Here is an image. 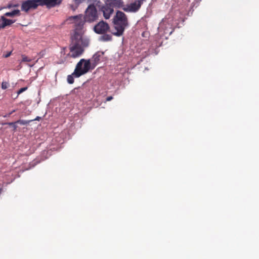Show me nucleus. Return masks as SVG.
<instances>
[{"label": "nucleus", "mask_w": 259, "mask_h": 259, "mask_svg": "<svg viewBox=\"0 0 259 259\" xmlns=\"http://www.w3.org/2000/svg\"><path fill=\"white\" fill-rule=\"evenodd\" d=\"M2 191V189H0V193H1Z\"/></svg>", "instance_id": "nucleus-26"}, {"label": "nucleus", "mask_w": 259, "mask_h": 259, "mask_svg": "<svg viewBox=\"0 0 259 259\" xmlns=\"http://www.w3.org/2000/svg\"><path fill=\"white\" fill-rule=\"evenodd\" d=\"M113 99V97L112 96H109L106 98V101H110Z\"/></svg>", "instance_id": "nucleus-23"}, {"label": "nucleus", "mask_w": 259, "mask_h": 259, "mask_svg": "<svg viewBox=\"0 0 259 259\" xmlns=\"http://www.w3.org/2000/svg\"><path fill=\"white\" fill-rule=\"evenodd\" d=\"M38 6H40L39 0H26L22 2L21 9L26 13L31 10H35Z\"/></svg>", "instance_id": "nucleus-6"}, {"label": "nucleus", "mask_w": 259, "mask_h": 259, "mask_svg": "<svg viewBox=\"0 0 259 259\" xmlns=\"http://www.w3.org/2000/svg\"><path fill=\"white\" fill-rule=\"evenodd\" d=\"M113 23L116 32L113 33L114 35L119 36L122 35L125 28L128 26L126 15L122 12L117 11L113 19Z\"/></svg>", "instance_id": "nucleus-3"}, {"label": "nucleus", "mask_w": 259, "mask_h": 259, "mask_svg": "<svg viewBox=\"0 0 259 259\" xmlns=\"http://www.w3.org/2000/svg\"><path fill=\"white\" fill-rule=\"evenodd\" d=\"M40 6H46L47 8H51L56 6L60 5L61 0H39Z\"/></svg>", "instance_id": "nucleus-9"}, {"label": "nucleus", "mask_w": 259, "mask_h": 259, "mask_svg": "<svg viewBox=\"0 0 259 259\" xmlns=\"http://www.w3.org/2000/svg\"><path fill=\"white\" fill-rule=\"evenodd\" d=\"M28 88L27 87H24V88H21L18 92H17V94L18 95H19L20 94H21L22 93H23V92L26 91L27 90Z\"/></svg>", "instance_id": "nucleus-19"}, {"label": "nucleus", "mask_w": 259, "mask_h": 259, "mask_svg": "<svg viewBox=\"0 0 259 259\" xmlns=\"http://www.w3.org/2000/svg\"><path fill=\"white\" fill-rule=\"evenodd\" d=\"M70 8L73 10L75 11L76 10V7H75L74 5H71L70 6Z\"/></svg>", "instance_id": "nucleus-24"}, {"label": "nucleus", "mask_w": 259, "mask_h": 259, "mask_svg": "<svg viewBox=\"0 0 259 259\" xmlns=\"http://www.w3.org/2000/svg\"><path fill=\"white\" fill-rule=\"evenodd\" d=\"M21 13L19 10H14L10 12H7L5 14V16L13 17L14 16H20Z\"/></svg>", "instance_id": "nucleus-10"}, {"label": "nucleus", "mask_w": 259, "mask_h": 259, "mask_svg": "<svg viewBox=\"0 0 259 259\" xmlns=\"http://www.w3.org/2000/svg\"><path fill=\"white\" fill-rule=\"evenodd\" d=\"M123 6V2L122 0H106L101 10L104 18L108 19L113 13L114 8H120Z\"/></svg>", "instance_id": "nucleus-4"}, {"label": "nucleus", "mask_w": 259, "mask_h": 259, "mask_svg": "<svg viewBox=\"0 0 259 259\" xmlns=\"http://www.w3.org/2000/svg\"><path fill=\"white\" fill-rule=\"evenodd\" d=\"M5 18V16H2L1 17L0 19V29L1 28H4L6 27V26H4L6 22H5L4 20L3 19Z\"/></svg>", "instance_id": "nucleus-15"}, {"label": "nucleus", "mask_w": 259, "mask_h": 259, "mask_svg": "<svg viewBox=\"0 0 259 259\" xmlns=\"http://www.w3.org/2000/svg\"><path fill=\"white\" fill-rule=\"evenodd\" d=\"M68 20H73L75 27L73 33L71 36L70 53L68 55L71 58H76L83 53L84 48L89 46V40L83 36L84 22L82 20V16H71L68 18Z\"/></svg>", "instance_id": "nucleus-1"}, {"label": "nucleus", "mask_w": 259, "mask_h": 259, "mask_svg": "<svg viewBox=\"0 0 259 259\" xmlns=\"http://www.w3.org/2000/svg\"><path fill=\"white\" fill-rule=\"evenodd\" d=\"M16 110H12L11 112H10V113H8V114H6L4 115H3V116L4 117H10V115L13 114L14 112H16Z\"/></svg>", "instance_id": "nucleus-20"}, {"label": "nucleus", "mask_w": 259, "mask_h": 259, "mask_svg": "<svg viewBox=\"0 0 259 259\" xmlns=\"http://www.w3.org/2000/svg\"><path fill=\"white\" fill-rule=\"evenodd\" d=\"M34 121V120H21L19 119L15 121V123H18L21 125H27L30 122Z\"/></svg>", "instance_id": "nucleus-13"}, {"label": "nucleus", "mask_w": 259, "mask_h": 259, "mask_svg": "<svg viewBox=\"0 0 259 259\" xmlns=\"http://www.w3.org/2000/svg\"><path fill=\"white\" fill-rule=\"evenodd\" d=\"M3 19L4 20L5 22H6L5 24L4 25V26H10L11 25L15 22V20L8 19L6 18L5 17Z\"/></svg>", "instance_id": "nucleus-14"}, {"label": "nucleus", "mask_w": 259, "mask_h": 259, "mask_svg": "<svg viewBox=\"0 0 259 259\" xmlns=\"http://www.w3.org/2000/svg\"><path fill=\"white\" fill-rule=\"evenodd\" d=\"M101 57L100 52L96 53L91 59H81L77 63L75 68V72L77 76H81L94 69L98 64Z\"/></svg>", "instance_id": "nucleus-2"}, {"label": "nucleus", "mask_w": 259, "mask_h": 259, "mask_svg": "<svg viewBox=\"0 0 259 259\" xmlns=\"http://www.w3.org/2000/svg\"><path fill=\"white\" fill-rule=\"evenodd\" d=\"M16 123H15V122H8V123H6V124H8L9 125H12L14 128L13 131H14V132H15L17 128V126L16 125Z\"/></svg>", "instance_id": "nucleus-17"}, {"label": "nucleus", "mask_w": 259, "mask_h": 259, "mask_svg": "<svg viewBox=\"0 0 259 259\" xmlns=\"http://www.w3.org/2000/svg\"><path fill=\"white\" fill-rule=\"evenodd\" d=\"M39 117L37 116L35 119H33L34 120H38L39 119Z\"/></svg>", "instance_id": "nucleus-25"}, {"label": "nucleus", "mask_w": 259, "mask_h": 259, "mask_svg": "<svg viewBox=\"0 0 259 259\" xmlns=\"http://www.w3.org/2000/svg\"><path fill=\"white\" fill-rule=\"evenodd\" d=\"M75 70H74V72L72 73L71 75H69L67 76V82L69 84H72L74 82V77L78 78L80 76H77L75 74H74Z\"/></svg>", "instance_id": "nucleus-12"}, {"label": "nucleus", "mask_w": 259, "mask_h": 259, "mask_svg": "<svg viewBox=\"0 0 259 259\" xmlns=\"http://www.w3.org/2000/svg\"><path fill=\"white\" fill-rule=\"evenodd\" d=\"M110 29L108 24L103 21L99 22L94 28L95 32L97 34H104Z\"/></svg>", "instance_id": "nucleus-8"}, {"label": "nucleus", "mask_w": 259, "mask_h": 259, "mask_svg": "<svg viewBox=\"0 0 259 259\" xmlns=\"http://www.w3.org/2000/svg\"><path fill=\"white\" fill-rule=\"evenodd\" d=\"M31 61V59H29L28 57L25 55H22V62H29Z\"/></svg>", "instance_id": "nucleus-16"}, {"label": "nucleus", "mask_w": 259, "mask_h": 259, "mask_svg": "<svg viewBox=\"0 0 259 259\" xmlns=\"http://www.w3.org/2000/svg\"><path fill=\"white\" fill-rule=\"evenodd\" d=\"M98 18L97 10L93 4L90 5L87 8L84 15V20L87 22H92Z\"/></svg>", "instance_id": "nucleus-5"}, {"label": "nucleus", "mask_w": 259, "mask_h": 259, "mask_svg": "<svg viewBox=\"0 0 259 259\" xmlns=\"http://www.w3.org/2000/svg\"><path fill=\"white\" fill-rule=\"evenodd\" d=\"M103 35L101 36L100 40L104 41H110L112 40V36L110 34H103Z\"/></svg>", "instance_id": "nucleus-11"}, {"label": "nucleus", "mask_w": 259, "mask_h": 259, "mask_svg": "<svg viewBox=\"0 0 259 259\" xmlns=\"http://www.w3.org/2000/svg\"><path fill=\"white\" fill-rule=\"evenodd\" d=\"M18 6H19L18 4H16V5L10 4L8 5V8H15V7H17Z\"/></svg>", "instance_id": "nucleus-21"}, {"label": "nucleus", "mask_w": 259, "mask_h": 259, "mask_svg": "<svg viewBox=\"0 0 259 259\" xmlns=\"http://www.w3.org/2000/svg\"><path fill=\"white\" fill-rule=\"evenodd\" d=\"M146 0H136L134 2L122 7L123 11L126 12H136L141 8L142 4Z\"/></svg>", "instance_id": "nucleus-7"}, {"label": "nucleus", "mask_w": 259, "mask_h": 259, "mask_svg": "<svg viewBox=\"0 0 259 259\" xmlns=\"http://www.w3.org/2000/svg\"><path fill=\"white\" fill-rule=\"evenodd\" d=\"M8 86H9V83L7 82L3 81L2 83V88L4 90L7 89Z\"/></svg>", "instance_id": "nucleus-18"}, {"label": "nucleus", "mask_w": 259, "mask_h": 259, "mask_svg": "<svg viewBox=\"0 0 259 259\" xmlns=\"http://www.w3.org/2000/svg\"><path fill=\"white\" fill-rule=\"evenodd\" d=\"M11 53H12V52H9L8 53H7L6 54H4L3 55L4 57L8 58V57H10V55H11Z\"/></svg>", "instance_id": "nucleus-22"}]
</instances>
